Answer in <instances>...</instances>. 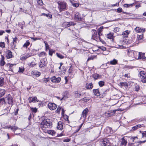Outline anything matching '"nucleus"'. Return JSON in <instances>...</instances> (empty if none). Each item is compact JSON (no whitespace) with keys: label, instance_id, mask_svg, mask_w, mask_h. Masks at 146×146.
<instances>
[{"label":"nucleus","instance_id":"1","mask_svg":"<svg viewBox=\"0 0 146 146\" xmlns=\"http://www.w3.org/2000/svg\"><path fill=\"white\" fill-rule=\"evenodd\" d=\"M52 122L49 119H44L41 122L40 125L41 128L43 130H46V128L51 126Z\"/></svg>","mask_w":146,"mask_h":146},{"label":"nucleus","instance_id":"2","mask_svg":"<svg viewBox=\"0 0 146 146\" xmlns=\"http://www.w3.org/2000/svg\"><path fill=\"white\" fill-rule=\"evenodd\" d=\"M137 139L138 138L137 137H130L128 146H137L138 145L139 143L137 141Z\"/></svg>","mask_w":146,"mask_h":146},{"label":"nucleus","instance_id":"3","mask_svg":"<svg viewBox=\"0 0 146 146\" xmlns=\"http://www.w3.org/2000/svg\"><path fill=\"white\" fill-rule=\"evenodd\" d=\"M92 33L93 35L92 36V39L98 42L101 41L103 44L105 43V42L101 39L100 37L97 35V32L96 30H92Z\"/></svg>","mask_w":146,"mask_h":146},{"label":"nucleus","instance_id":"4","mask_svg":"<svg viewBox=\"0 0 146 146\" xmlns=\"http://www.w3.org/2000/svg\"><path fill=\"white\" fill-rule=\"evenodd\" d=\"M138 76L140 78L141 82L143 83H146V73L145 72H140Z\"/></svg>","mask_w":146,"mask_h":146},{"label":"nucleus","instance_id":"5","mask_svg":"<svg viewBox=\"0 0 146 146\" xmlns=\"http://www.w3.org/2000/svg\"><path fill=\"white\" fill-rule=\"evenodd\" d=\"M58 8L60 10V12L64 10L66 8V3L65 2L59 1L58 2Z\"/></svg>","mask_w":146,"mask_h":146},{"label":"nucleus","instance_id":"6","mask_svg":"<svg viewBox=\"0 0 146 146\" xmlns=\"http://www.w3.org/2000/svg\"><path fill=\"white\" fill-rule=\"evenodd\" d=\"M47 63V59L46 58L41 59L39 63V67L40 68L44 67Z\"/></svg>","mask_w":146,"mask_h":146},{"label":"nucleus","instance_id":"7","mask_svg":"<svg viewBox=\"0 0 146 146\" xmlns=\"http://www.w3.org/2000/svg\"><path fill=\"white\" fill-rule=\"evenodd\" d=\"M5 56L7 58L10 59L14 57L12 52L9 50H7L5 52Z\"/></svg>","mask_w":146,"mask_h":146},{"label":"nucleus","instance_id":"8","mask_svg":"<svg viewBox=\"0 0 146 146\" xmlns=\"http://www.w3.org/2000/svg\"><path fill=\"white\" fill-rule=\"evenodd\" d=\"M137 54V52L135 51L130 50L128 51V55L129 56H131L133 58H137V57L136 54Z\"/></svg>","mask_w":146,"mask_h":146},{"label":"nucleus","instance_id":"9","mask_svg":"<svg viewBox=\"0 0 146 146\" xmlns=\"http://www.w3.org/2000/svg\"><path fill=\"white\" fill-rule=\"evenodd\" d=\"M5 99L6 100H7L8 104L10 105H12L13 102V99L12 97V96L10 94H8V95L5 98Z\"/></svg>","mask_w":146,"mask_h":146},{"label":"nucleus","instance_id":"10","mask_svg":"<svg viewBox=\"0 0 146 146\" xmlns=\"http://www.w3.org/2000/svg\"><path fill=\"white\" fill-rule=\"evenodd\" d=\"M75 25V23L72 21L69 22H64L62 24L63 27L66 28L69 27L71 25Z\"/></svg>","mask_w":146,"mask_h":146},{"label":"nucleus","instance_id":"11","mask_svg":"<svg viewBox=\"0 0 146 146\" xmlns=\"http://www.w3.org/2000/svg\"><path fill=\"white\" fill-rule=\"evenodd\" d=\"M116 110H110L106 112L105 113V115L107 117H109L112 116L115 114Z\"/></svg>","mask_w":146,"mask_h":146},{"label":"nucleus","instance_id":"12","mask_svg":"<svg viewBox=\"0 0 146 146\" xmlns=\"http://www.w3.org/2000/svg\"><path fill=\"white\" fill-rule=\"evenodd\" d=\"M74 19L76 21H81L83 19L81 17L79 13L77 12L74 14Z\"/></svg>","mask_w":146,"mask_h":146},{"label":"nucleus","instance_id":"13","mask_svg":"<svg viewBox=\"0 0 146 146\" xmlns=\"http://www.w3.org/2000/svg\"><path fill=\"white\" fill-rule=\"evenodd\" d=\"M109 140H108V138H106L104 139L102 141L101 143V145L102 146H108L110 145V144L109 143Z\"/></svg>","mask_w":146,"mask_h":146},{"label":"nucleus","instance_id":"14","mask_svg":"<svg viewBox=\"0 0 146 146\" xmlns=\"http://www.w3.org/2000/svg\"><path fill=\"white\" fill-rule=\"evenodd\" d=\"M48 107L50 110H53L56 109L57 106L54 103H49L48 104Z\"/></svg>","mask_w":146,"mask_h":146},{"label":"nucleus","instance_id":"15","mask_svg":"<svg viewBox=\"0 0 146 146\" xmlns=\"http://www.w3.org/2000/svg\"><path fill=\"white\" fill-rule=\"evenodd\" d=\"M51 80L52 82L54 83H58L61 80V78L60 77H57L55 76H53L51 78Z\"/></svg>","mask_w":146,"mask_h":146},{"label":"nucleus","instance_id":"16","mask_svg":"<svg viewBox=\"0 0 146 146\" xmlns=\"http://www.w3.org/2000/svg\"><path fill=\"white\" fill-rule=\"evenodd\" d=\"M29 102L31 103L32 102H38V100H37V97H30L29 98Z\"/></svg>","mask_w":146,"mask_h":146},{"label":"nucleus","instance_id":"17","mask_svg":"<svg viewBox=\"0 0 146 146\" xmlns=\"http://www.w3.org/2000/svg\"><path fill=\"white\" fill-rule=\"evenodd\" d=\"M89 112V110L87 108H86L84 110L82 111L81 116V118H85L87 116V115Z\"/></svg>","mask_w":146,"mask_h":146},{"label":"nucleus","instance_id":"18","mask_svg":"<svg viewBox=\"0 0 146 146\" xmlns=\"http://www.w3.org/2000/svg\"><path fill=\"white\" fill-rule=\"evenodd\" d=\"M134 30L137 33H141L144 32L145 31V29H141L139 27H137Z\"/></svg>","mask_w":146,"mask_h":146},{"label":"nucleus","instance_id":"19","mask_svg":"<svg viewBox=\"0 0 146 146\" xmlns=\"http://www.w3.org/2000/svg\"><path fill=\"white\" fill-rule=\"evenodd\" d=\"M34 55L33 53H26L24 56H22L21 57V59L22 60H25L27 58L31 56Z\"/></svg>","mask_w":146,"mask_h":146},{"label":"nucleus","instance_id":"20","mask_svg":"<svg viewBox=\"0 0 146 146\" xmlns=\"http://www.w3.org/2000/svg\"><path fill=\"white\" fill-rule=\"evenodd\" d=\"M120 146H125L127 143V142L123 137L121 138L119 141Z\"/></svg>","mask_w":146,"mask_h":146},{"label":"nucleus","instance_id":"21","mask_svg":"<svg viewBox=\"0 0 146 146\" xmlns=\"http://www.w3.org/2000/svg\"><path fill=\"white\" fill-rule=\"evenodd\" d=\"M31 74L33 75L36 76L37 77H39L41 74L40 72H38L36 70L32 71L31 72Z\"/></svg>","mask_w":146,"mask_h":146},{"label":"nucleus","instance_id":"22","mask_svg":"<svg viewBox=\"0 0 146 146\" xmlns=\"http://www.w3.org/2000/svg\"><path fill=\"white\" fill-rule=\"evenodd\" d=\"M105 130V132L107 134L112 133H113L112 129L110 127H106Z\"/></svg>","mask_w":146,"mask_h":146},{"label":"nucleus","instance_id":"23","mask_svg":"<svg viewBox=\"0 0 146 146\" xmlns=\"http://www.w3.org/2000/svg\"><path fill=\"white\" fill-rule=\"evenodd\" d=\"M8 128V129H10L11 130L15 132V131L17 130H19L20 129L17 126H9V127H7Z\"/></svg>","mask_w":146,"mask_h":146},{"label":"nucleus","instance_id":"24","mask_svg":"<svg viewBox=\"0 0 146 146\" xmlns=\"http://www.w3.org/2000/svg\"><path fill=\"white\" fill-rule=\"evenodd\" d=\"M138 57L137 58L139 59H145L146 57L144 56L143 53H141L140 52H137Z\"/></svg>","mask_w":146,"mask_h":146},{"label":"nucleus","instance_id":"25","mask_svg":"<svg viewBox=\"0 0 146 146\" xmlns=\"http://www.w3.org/2000/svg\"><path fill=\"white\" fill-rule=\"evenodd\" d=\"M17 38L16 37H15L14 38H13V45L11 46V48H12L13 49L15 48H16V49H17V48H16V45L15 44V43L16 42V41L17 40Z\"/></svg>","mask_w":146,"mask_h":146},{"label":"nucleus","instance_id":"26","mask_svg":"<svg viewBox=\"0 0 146 146\" xmlns=\"http://www.w3.org/2000/svg\"><path fill=\"white\" fill-rule=\"evenodd\" d=\"M63 125H62V122L61 121H59L58 123V126L57 127V129L61 130L63 128Z\"/></svg>","mask_w":146,"mask_h":146},{"label":"nucleus","instance_id":"27","mask_svg":"<svg viewBox=\"0 0 146 146\" xmlns=\"http://www.w3.org/2000/svg\"><path fill=\"white\" fill-rule=\"evenodd\" d=\"M130 31L128 30H126L124 31L122 33L123 37L125 38H126L128 37V35L130 33Z\"/></svg>","mask_w":146,"mask_h":146},{"label":"nucleus","instance_id":"28","mask_svg":"<svg viewBox=\"0 0 146 146\" xmlns=\"http://www.w3.org/2000/svg\"><path fill=\"white\" fill-rule=\"evenodd\" d=\"M92 77L95 80H97L99 78H101V76L99 75L97 73H95L92 75Z\"/></svg>","mask_w":146,"mask_h":146},{"label":"nucleus","instance_id":"29","mask_svg":"<svg viewBox=\"0 0 146 146\" xmlns=\"http://www.w3.org/2000/svg\"><path fill=\"white\" fill-rule=\"evenodd\" d=\"M93 91L95 96H98L100 95V94L98 89H94L93 90Z\"/></svg>","mask_w":146,"mask_h":146},{"label":"nucleus","instance_id":"30","mask_svg":"<svg viewBox=\"0 0 146 146\" xmlns=\"http://www.w3.org/2000/svg\"><path fill=\"white\" fill-rule=\"evenodd\" d=\"M108 140H109V143L110 144V145H116V144H115L114 143V140L113 139L108 138Z\"/></svg>","mask_w":146,"mask_h":146},{"label":"nucleus","instance_id":"31","mask_svg":"<svg viewBox=\"0 0 146 146\" xmlns=\"http://www.w3.org/2000/svg\"><path fill=\"white\" fill-rule=\"evenodd\" d=\"M72 32L74 35H75V36H76L77 37H78V36L79 35V31L78 30L75 29L74 30H72Z\"/></svg>","mask_w":146,"mask_h":146},{"label":"nucleus","instance_id":"32","mask_svg":"<svg viewBox=\"0 0 146 146\" xmlns=\"http://www.w3.org/2000/svg\"><path fill=\"white\" fill-rule=\"evenodd\" d=\"M1 58L0 62V64L1 66H3L5 64V62L4 61V57L3 55H1Z\"/></svg>","mask_w":146,"mask_h":146},{"label":"nucleus","instance_id":"33","mask_svg":"<svg viewBox=\"0 0 146 146\" xmlns=\"http://www.w3.org/2000/svg\"><path fill=\"white\" fill-rule=\"evenodd\" d=\"M93 86L92 83L89 84L87 83L86 85V87L87 89H91L92 88Z\"/></svg>","mask_w":146,"mask_h":146},{"label":"nucleus","instance_id":"34","mask_svg":"<svg viewBox=\"0 0 146 146\" xmlns=\"http://www.w3.org/2000/svg\"><path fill=\"white\" fill-rule=\"evenodd\" d=\"M47 133L52 136L55 135L56 133L53 130H48L47 131Z\"/></svg>","mask_w":146,"mask_h":146},{"label":"nucleus","instance_id":"35","mask_svg":"<svg viewBox=\"0 0 146 146\" xmlns=\"http://www.w3.org/2000/svg\"><path fill=\"white\" fill-rule=\"evenodd\" d=\"M64 97L60 99L61 100H65L66 98H67L68 97V92L67 91H65L64 93Z\"/></svg>","mask_w":146,"mask_h":146},{"label":"nucleus","instance_id":"36","mask_svg":"<svg viewBox=\"0 0 146 146\" xmlns=\"http://www.w3.org/2000/svg\"><path fill=\"white\" fill-rule=\"evenodd\" d=\"M5 93V91L4 89L0 88V97L3 96Z\"/></svg>","mask_w":146,"mask_h":146},{"label":"nucleus","instance_id":"37","mask_svg":"<svg viewBox=\"0 0 146 146\" xmlns=\"http://www.w3.org/2000/svg\"><path fill=\"white\" fill-rule=\"evenodd\" d=\"M74 94L75 97L76 98H79L80 97V96H81V94L79 93L78 91H76L74 92Z\"/></svg>","mask_w":146,"mask_h":146},{"label":"nucleus","instance_id":"38","mask_svg":"<svg viewBox=\"0 0 146 146\" xmlns=\"http://www.w3.org/2000/svg\"><path fill=\"white\" fill-rule=\"evenodd\" d=\"M117 60L114 59L110 62V64L112 65H115L117 64Z\"/></svg>","mask_w":146,"mask_h":146},{"label":"nucleus","instance_id":"39","mask_svg":"<svg viewBox=\"0 0 146 146\" xmlns=\"http://www.w3.org/2000/svg\"><path fill=\"white\" fill-rule=\"evenodd\" d=\"M119 85L121 86L127 87L128 84L126 82H121L119 83Z\"/></svg>","mask_w":146,"mask_h":146},{"label":"nucleus","instance_id":"40","mask_svg":"<svg viewBox=\"0 0 146 146\" xmlns=\"http://www.w3.org/2000/svg\"><path fill=\"white\" fill-rule=\"evenodd\" d=\"M114 37L113 34L110 33L107 35V37L110 39H113Z\"/></svg>","mask_w":146,"mask_h":146},{"label":"nucleus","instance_id":"41","mask_svg":"<svg viewBox=\"0 0 146 146\" xmlns=\"http://www.w3.org/2000/svg\"><path fill=\"white\" fill-rule=\"evenodd\" d=\"M4 80L3 78H0V87L2 86L4 84Z\"/></svg>","mask_w":146,"mask_h":146},{"label":"nucleus","instance_id":"42","mask_svg":"<svg viewBox=\"0 0 146 146\" xmlns=\"http://www.w3.org/2000/svg\"><path fill=\"white\" fill-rule=\"evenodd\" d=\"M141 127V125L140 124H138L135 126H133L132 127V129L133 130H135L138 129L140 128Z\"/></svg>","mask_w":146,"mask_h":146},{"label":"nucleus","instance_id":"43","mask_svg":"<svg viewBox=\"0 0 146 146\" xmlns=\"http://www.w3.org/2000/svg\"><path fill=\"white\" fill-rule=\"evenodd\" d=\"M46 53L44 52H42L38 54L39 57H44L45 56Z\"/></svg>","mask_w":146,"mask_h":146},{"label":"nucleus","instance_id":"44","mask_svg":"<svg viewBox=\"0 0 146 146\" xmlns=\"http://www.w3.org/2000/svg\"><path fill=\"white\" fill-rule=\"evenodd\" d=\"M6 100L5 98H3L0 100V104H5V101Z\"/></svg>","mask_w":146,"mask_h":146},{"label":"nucleus","instance_id":"45","mask_svg":"<svg viewBox=\"0 0 146 146\" xmlns=\"http://www.w3.org/2000/svg\"><path fill=\"white\" fill-rule=\"evenodd\" d=\"M56 54L57 56L60 59H63L64 58V56L60 54H59L58 53H56Z\"/></svg>","mask_w":146,"mask_h":146},{"label":"nucleus","instance_id":"46","mask_svg":"<svg viewBox=\"0 0 146 146\" xmlns=\"http://www.w3.org/2000/svg\"><path fill=\"white\" fill-rule=\"evenodd\" d=\"M105 82L104 81H100L98 82V84L100 87H102L104 85Z\"/></svg>","mask_w":146,"mask_h":146},{"label":"nucleus","instance_id":"47","mask_svg":"<svg viewBox=\"0 0 146 146\" xmlns=\"http://www.w3.org/2000/svg\"><path fill=\"white\" fill-rule=\"evenodd\" d=\"M143 38V35L141 34L140 35H138L137 36V40H141Z\"/></svg>","mask_w":146,"mask_h":146},{"label":"nucleus","instance_id":"48","mask_svg":"<svg viewBox=\"0 0 146 146\" xmlns=\"http://www.w3.org/2000/svg\"><path fill=\"white\" fill-rule=\"evenodd\" d=\"M30 44L29 42L28 41H27L23 45V46L24 47L27 48L28 46Z\"/></svg>","mask_w":146,"mask_h":146},{"label":"nucleus","instance_id":"49","mask_svg":"<svg viewBox=\"0 0 146 146\" xmlns=\"http://www.w3.org/2000/svg\"><path fill=\"white\" fill-rule=\"evenodd\" d=\"M55 53V51L52 49L50 50L49 51V54L52 56L53 53Z\"/></svg>","mask_w":146,"mask_h":146},{"label":"nucleus","instance_id":"50","mask_svg":"<svg viewBox=\"0 0 146 146\" xmlns=\"http://www.w3.org/2000/svg\"><path fill=\"white\" fill-rule=\"evenodd\" d=\"M103 29V27H101L100 28H99L98 29V34L100 33H101L102 31V29Z\"/></svg>","mask_w":146,"mask_h":146},{"label":"nucleus","instance_id":"51","mask_svg":"<svg viewBox=\"0 0 146 146\" xmlns=\"http://www.w3.org/2000/svg\"><path fill=\"white\" fill-rule=\"evenodd\" d=\"M19 69L18 72H19L23 73L24 70V68L23 67H19Z\"/></svg>","mask_w":146,"mask_h":146},{"label":"nucleus","instance_id":"52","mask_svg":"<svg viewBox=\"0 0 146 146\" xmlns=\"http://www.w3.org/2000/svg\"><path fill=\"white\" fill-rule=\"evenodd\" d=\"M44 42L45 44L46 50H47V49H49V45L47 44L46 41H44Z\"/></svg>","mask_w":146,"mask_h":146},{"label":"nucleus","instance_id":"53","mask_svg":"<svg viewBox=\"0 0 146 146\" xmlns=\"http://www.w3.org/2000/svg\"><path fill=\"white\" fill-rule=\"evenodd\" d=\"M0 47L2 48H5V44L4 42H0Z\"/></svg>","mask_w":146,"mask_h":146},{"label":"nucleus","instance_id":"54","mask_svg":"<svg viewBox=\"0 0 146 146\" xmlns=\"http://www.w3.org/2000/svg\"><path fill=\"white\" fill-rule=\"evenodd\" d=\"M49 78H45L43 79L42 81L44 82L47 83L49 81Z\"/></svg>","mask_w":146,"mask_h":146},{"label":"nucleus","instance_id":"55","mask_svg":"<svg viewBox=\"0 0 146 146\" xmlns=\"http://www.w3.org/2000/svg\"><path fill=\"white\" fill-rule=\"evenodd\" d=\"M90 100V98H83L82 99V101H84V102H87L89 100Z\"/></svg>","mask_w":146,"mask_h":146},{"label":"nucleus","instance_id":"56","mask_svg":"<svg viewBox=\"0 0 146 146\" xmlns=\"http://www.w3.org/2000/svg\"><path fill=\"white\" fill-rule=\"evenodd\" d=\"M44 15L47 17H48L50 18H52V15L51 14H46L44 13Z\"/></svg>","mask_w":146,"mask_h":146},{"label":"nucleus","instance_id":"57","mask_svg":"<svg viewBox=\"0 0 146 146\" xmlns=\"http://www.w3.org/2000/svg\"><path fill=\"white\" fill-rule=\"evenodd\" d=\"M37 2L40 5H42L43 4V3L42 0H38Z\"/></svg>","mask_w":146,"mask_h":146},{"label":"nucleus","instance_id":"58","mask_svg":"<svg viewBox=\"0 0 146 146\" xmlns=\"http://www.w3.org/2000/svg\"><path fill=\"white\" fill-rule=\"evenodd\" d=\"M36 65V64L35 63H33V62H32L31 63H30L29 64L30 66L32 67H34Z\"/></svg>","mask_w":146,"mask_h":146},{"label":"nucleus","instance_id":"59","mask_svg":"<svg viewBox=\"0 0 146 146\" xmlns=\"http://www.w3.org/2000/svg\"><path fill=\"white\" fill-rule=\"evenodd\" d=\"M32 111L35 113H36L37 111V109L36 108H31Z\"/></svg>","mask_w":146,"mask_h":146},{"label":"nucleus","instance_id":"60","mask_svg":"<svg viewBox=\"0 0 146 146\" xmlns=\"http://www.w3.org/2000/svg\"><path fill=\"white\" fill-rule=\"evenodd\" d=\"M122 9L120 7L118 8L117 9V12L118 13H120V12H122Z\"/></svg>","mask_w":146,"mask_h":146},{"label":"nucleus","instance_id":"61","mask_svg":"<svg viewBox=\"0 0 146 146\" xmlns=\"http://www.w3.org/2000/svg\"><path fill=\"white\" fill-rule=\"evenodd\" d=\"M139 87L138 85L136 86L135 87V90L136 91H138L139 90Z\"/></svg>","mask_w":146,"mask_h":146},{"label":"nucleus","instance_id":"62","mask_svg":"<svg viewBox=\"0 0 146 146\" xmlns=\"http://www.w3.org/2000/svg\"><path fill=\"white\" fill-rule=\"evenodd\" d=\"M141 134L142 135V137H145L146 135V131H145L144 132L142 133Z\"/></svg>","mask_w":146,"mask_h":146},{"label":"nucleus","instance_id":"63","mask_svg":"<svg viewBox=\"0 0 146 146\" xmlns=\"http://www.w3.org/2000/svg\"><path fill=\"white\" fill-rule=\"evenodd\" d=\"M100 48L103 51H105L106 50V47L104 46H101L100 47Z\"/></svg>","mask_w":146,"mask_h":146},{"label":"nucleus","instance_id":"64","mask_svg":"<svg viewBox=\"0 0 146 146\" xmlns=\"http://www.w3.org/2000/svg\"><path fill=\"white\" fill-rule=\"evenodd\" d=\"M61 109V108L59 106L58 107V108L56 110L57 112L58 113H59V112H60Z\"/></svg>","mask_w":146,"mask_h":146}]
</instances>
